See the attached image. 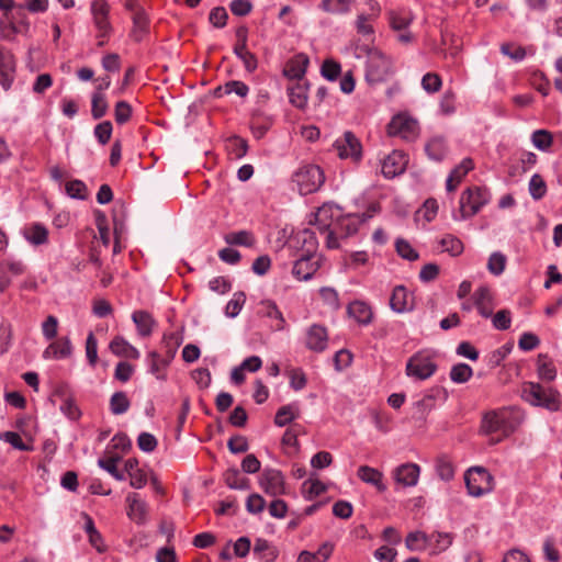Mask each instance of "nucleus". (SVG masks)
Masks as SVG:
<instances>
[{
    "instance_id": "13d9d810",
    "label": "nucleus",
    "mask_w": 562,
    "mask_h": 562,
    "mask_svg": "<svg viewBox=\"0 0 562 562\" xmlns=\"http://www.w3.org/2000/svg\"><path fill=\"white\" fill-rule=\"evenodd\" d=\"M66 193L71 199L85 200L87 198V186L81 180H72L66 184Z\"/></svg>"
},
{
    "instance_id": "5701e85b",
    "label": "nucleus",
    "mask_w": 562,
    "mask_h": 562,
    "mask_svg": "<svg viewBox=\"0 0 562 562\" xmlns=\"http://www.w3.org/2000/svg\"><path fill=\"white\" fill-rule=\"evenodd\" d=\"M21 234L23 238L32 246L38 247L48 243L49 232L42 223H31L25 225Z\"/></svg>"
},
{
    "instance_id": "6ab92c4d",
    "label": "nucleus",
    "mask_w": 562,
    "mask_h": 562,
    "mask_svg": "<svg viewBox=\"0 0 562 562\" xmlns=\"http://www.w3.org/2000/svg\"><path fill=\"white\" fill-rule=\"evenodd\" d=\"M74 351L69 337H61L50 342L43 351V358L46 360H60L71 357Z\"/></svg>"
},
{
    "instance_id": "a211bd4d",
    "label": "nucleus",
    "mask_w": 562,
    "mask_h": 562,
    "mask_svg": "<svg viewBox=\"0 0 562 562\" xmlns=\"http://www.w3.org/2000/svg\"><path fill=\"white\" fill-rule=\"evenodd\" d=\"M390 306L398 314L409 312L414 308V295L405 286L397 285L393 289Z\"/></svg>"
},
{
    "instance_id": "4be33fe9",
    "label": "nucleus",
    "mask_w": 562,
    "mask_h": 562,
    "mask_svg": "<svg viewBox=\"0 0 562 562\" xmlns=\"http://www.w3.org/2000/svg\"><path fill=\"white\" fill-rule=\"evenodd\" d=\"M318 268V262L313 261L312 256L300 255L293 265L292 274L299 281H307L314 276Z\"/></svg>"
},
{
    "instance_id": "e2e57ef3",
    "label": "nucleus",
    "mask_w": 562,
    "mask_h": 562,
    "mask_svg": "<svg viewBox=\"0 0 562 562\" xmlns=\"http://www.w3.org/2000/svg\"><path fill=\"white\" fill-rule=\"evenodd\" d=\"M86 357L89 364L94 368L98 361V341L92 333L86 339Z\"/></svg>"
},
{
    "instance_id": "f8f14e48",
    "label": "nucleus",
    "mask_w": 562,
    "mask_h": 562,
    "mask_svg": "<svg viewBox=\"0 0 562 562\" xmlns=\"http://www.w3.org/2000/svg\"><path fill=\"white\" fill-rule=\"evenodd\" d=\"M259 485L270 496H280L285 493L284 476L277 469H265L260 475Z\"/></svg>"
},
{
    "instance_id": "dca6fc26",
    "label": "nucleus",
    "mask_w": 562,
    "mask_h": 562,
    "mask_svg": "<svg viewBox=\"0 0 562 562\" xmlns=\"http://www.w3.org/2000/svg\"><path fill=\"white\" fill-rule=\"evenodd\" d=\"M177 349L170 351V358H164L157 351H148L145 362L148 372L157 380L165 381L167 379L166 370L176 356Z\"/></svg>"
},
{
    "instance_id": "4d7b16f0",
    "label": "nucleus",
    "mask_w": 562,
    "mask_h": 562,
    "mask_svg": "<svg viewBox=\"0 0 562 562\" xmlns=\"http://www.w3.org/2000/svg\"><path fill=\"white\" fill-rule=\"evenodd\" d=\"M234 54L241 60L248 72H254L257 69V57L248 49V47L243 48V50L234 49Z\"/></svg>"
},
{
    "instance_id": "7ed1b4c3",
    "label": "nucleus",
    "mask_w": 562,
    "mask_h": 562,
    "mask_svg": "<svg viewBox=\"0 0 562 562\" xmlns=\"http://www.w3.org/2000/svg\"><path fill=\"white\" fill-rule=\"evenodd\" d=\"M490 199L491 194L485 188H468L460 196L459 210L452 213L453 220L460 222L471 218L490 202Z\"/></svg>"
},
{
    "instance_id": "774afa93",
    "label": "nucleus",
    "mask_w": 562,
    "mask_h": 562,
    "mask_svg": "<svg viewBox=\"0 0 562 562\" xmlns=\"http://www.w3.org/2000/svg\"><path fill=\"white\" fill-rule=\"evenodd\" d=\"M94 136L95 138L98 139V142L102 145H105L110 138H111V135H112V124L110 121H103L101 123H99L95 127H94Z\"/></svg>"
},
{
    "instance_id": "393cba45",
    "label": "nucleus",
    "mask_w": 562,
    "mask_h": 562,
    "mask_svg": "<svg viewBox=\"0 0 562 562\" xmlns=\"http://www.w3.org/2000/svg\"><path fill=\"white\" fill-rule=\"evenodd\" d=\"M473 304L482 317L490 318L493 314V296L485 285L480 286L473 293Z\"/></svg>"
},
{
    "instance_id": "72a5a7b5",
    "label": "nucleus",
    "mask_w": 562,
    "mask_h": 562,
    "mask_svg": "<svg viewBox=\"0 0 562 562\" xmlns=\"http://www.w3.org/2000/svg\"><path fill=\"white\" fill-rule=\"evenodd\" d=\"M224 481L232 490H248L249 480L244 477L236 468L228 469L224 473Z\"/></svg>"
},
{
    "instance_id": "79ce46f5",
    "label": "nucleus",
    "mask_w": 562,
    "mask_h": 562,
    "mask_svg": "<svg viewBox=\"0 0 562 562\" xmlns=\"http://www.w3.org/2000/svg\"><path fill=\"white\" fill-rule=\"evenodd\" d=\"M430 539L429 536L422 531H415L411 532L406 537V548L411 551H418L426 548V546L429 543Z\"/></svg>"
},
{
    "instance_id": "473e14b6",
    "label": "nucleus",
    "mask_w": 562,
    "mask_h": 562,
    "mask_svg": "<svg viewBox=\"0 0 562 562\" xmlns=\"http://www.w3.org/2000/svg\"><path fill=\"white\" fill-rule=\"evenodd\" d=\"M224 240L228 245L252 247L255 245V237L249 231L229 232L224 236Z\"/></svg>"
},
{
    "instance_id": "09e8293b",
    "label": "nucleus",
    "mask_w": 562,
    "mask_h": 562,
    "mask_svg": "<svg viewBox=\"0 0 562 562\" xmlns=\"http://www.w3.org/2000/svg\"><path fill=\"white\" fill-rule=\"evenodd\" d=\"M254 553L259 555L265 562H271L274 560L276 554L270 543L266 539L258 538L254 546Z\"/></svg>"
},
{
    "instance_id": "e433bc0d",
    "label": "nucleus",
    "mask_w": 562,
    "mask_h": 562,
    "mask_svg": "<svg viewBox=\"0 0 562 562\" xmlns=\"http://www.w3.org/2000/svg\"><path fill=\"white\" fill-rule=\"evenodd\" d=\"M326 491V486L318 479L310 477L302 484V494L307 501H312Z\"/></svg>"
},
{
    "instance_id": "9b49d317",
    "label": "nucleus",
    "mask_w": 562,
    "mask_h": 562,
    "mask_svg": "<svg viewBox=\"0 0 562 562\" xmlns=\"http://www.w3.org/2000/svg\"><path fill=\"white\" fill-rule=\"evenodd\" d=\"M341 216V210L339 206L333 203H325L314 214V222L310 221L321 232H326L327 229L337 227L338 220Z\"/></svg>"
},
{
    "instance_id": "4c0bfd02",
    "label": "nucleus",
    "mask_w": 562,
    "mask_h": 562,
    "mask_svg": "<svg viewBox=\"0 0 562 562\" xmlns=\"http://www.w3.org/2000/svg\"><path fill=\"white\" fill-rule=\"evenodd\" d=\"M246 302V295L244 292L238 291L235 292L232 299L227 302L225 306V315L229 318H235L239 315L243 310V306Z\"/></svg>"
},
{
    "instance_id": "cd10ccee",
    "label": "nucleus",
    "mask_w": 562,
    "mask_h": 562,
    "mask_svg": "<svg viewBox=\"0 0 562 562\" xmlns=\"http://www.w3.org/2000/svg\"><path fill=\"white\" fill-rule=\"evenodd\" d=\"M110 350L117 357L127 358V359H139L140 352L137 348H135L132 344H130L124 337L116 336L114 337L110 345Z\"/></svg>"
},
{
    "instance_id": "4468645a",
    "label": "nucleus",
    "mask_w": 562,
    "mask_h": 562,
    "mask_svg": "<svg viewBox=\"0 0 562 562\" xmlns=\"http://www.w3.org/2000/svg\"><path fill=\"white\" fill-rule=\"evenodd\" d=\"M407 157L401 150H393L381 161V172L387 179L402 175L407 166Z\"/></svg>"
},
{
    "instance_id": "bf43d9fd",
    "label": "nucleus",
    "mask_w": 562,
    "mask_h": 562,
    "mask_svg": "<svg viewBox=\"0 0 562 562\" xmlns=\"http://www.w3.org/2000/svg\"><path fill=\"white\" fill-rule=\"evenodd\" d=\"M116 462L117 459L115 458H109L106 460L99 459L98 465L108 473H110L116 481H124L126 479V475L124 472L117 470Z\"/></svg>"
},
{
    "instance_id": "3c124183",
    "label": "nucleus",
    "mask_w": 562,
    "mask_h": 562,
    "mask_svg": "<svg viewBox=\"0 0 562 562\" xmlns=\"http://www.w3.org/2000/svg\"><path fill=\"white\" fill-rule=\"evenodd\" d=\"M473 374L472 368L467 363H459L451 368L450 379L456 383H465Z\"/></svg>"
},
{
    "instance_id": "f257e3e1",
    "label": "nucleus",
    "mask_w": 562,
    "mask_h": 562,
    "mask_svg": "<svg viewBox=\"0 0 562 562\" xmlns=\"http://www.w3.org/2000/svg\"><path fill=\"white\" fill-rule=\"evenodd\" d=\"M522 422V414L515 407H503L483 416L481 429L486 435L501 434L508 437Z\"/></svg>"
},
{
    "instance_id": "20e7f679",
    "label": "nucleus",
    "mask_w": 562,
    "mask_h": 562,
    "mask_svg": "<svg viewBox=\"0 0 562 562\" xmlns=\"http://www.w3.org/2000/svg\"><path fill=\"white\" fill-rule=\"evenodd\" d=\"M437 368L436 352L431 349H422L409 357L405 373L414 381H424L431 378Z\"/></svg>"
},
{
    "instance_id": "423d86ee",
    "label": "nucleus",
    "mask_w": 562,
    "mask_h": 562,
    "mask_svg": "<svg viewBox=\"0 0 562 562\" xmlns=\"http://www.w3.org/2000/svg\"><path fill=\"white\" fill-rule=\"evenodd\" d=\"M292 179L296 183L299 192L306 195L319 190L325 182V175L319 166L305 164L297 168Z\"/></svg>"
},
{
    "instance_id": "f3484780",
    "label": "nucleus",
    "mask_w": 562,
    "mask_h": 562,
    "mask_svg": "<svg viewBox=\"0 0 562 562\" xmlns=\"http://www.w3.org/2000/svg\"><path fill=\"white\" fill-rule=\"evenodd\" d=\"M328 345V334L324 326L314 324L306 329L305 346L314 352H323Z\"/></svg>"
},
{
    "instance_id": "aec40b11",
    "label": "nucleus",
    "mask_w": 562,
    "mask_h": 562,
    "mask_svg": "<svg viewBox=\"0 0 562 562\" xmlns=\"http://www.w3.org/2000/svg\"><path fill=\"white\" fill-rule=\"evenodd\" d=\"M420 468L415 463H404L393 471V479L402 486H415L418 482Z\"/></svg>"
},
{
    "instance_id": "a878e982",
    "label": "nucleus",
    "mask_w": 562,
    "mask_h": 562,
    "mask_svg": "<svg viewBox=\"0 0 562 562\" xmlns=\"http://www.w3.org/2000/svg\"><path fill=\"white\" fill-rule=\"evenodd\" d=\"M425 153L430 160H443L449 153L447 139L441 135L431 136L425 144Z\"/></svg>"
},
{
    "instance_id": "de8ad7c7",
    "label": "nucleus",
    "mask_w": 562,
    "mask_h": 562,
    "mask_svg": "<svg viewBox=\"0 0 562 562\" xmlns=\"http://www.w3.org/2000/svg\"><path fill=\"white\" fill-rule=\"evenodd\" d=\"M351 0H323L321 8L328 13H346L350 9Z\"/></svg>"
},
{
    "instance_id": "052dcab7",
    "label": "nucleus",
    "mask_w": 562,
    "mask_h": 562,
    "mask_svg": "<svg viewBox=\"0 0 562 562\" xmlns=\"http://www.w3.org/2000/svg\"><path fill=\"white\" fill-rule=\"evenodd\" d=\"M493 327L497 330H507L512 324V314L508 310H501L492 317Z\"/></svg>"
},
{
    "instance_id": "37998d69",
    "label": "nucleus",
    "mask_w": 562,
    "mask_h": 562,
    "mask_svg": "<svg viewBox=\"0 0 562 562\" xmlns=\"http://www.w3.org/2000/svg\"><path fill=\"white\" fill-rule=\"evenodd\" d=\"M226 149L232 157L239 159L246 155L248 146L245 139L234 136L227 139Z\"/></svg>"
},
{
    "instance_id": "58836bf2",
    "label": "nucleus",
    "mask_w": 562,
    "mask_h": 562,
    "mask_svg": "<svg viewBox=\"0 0 562 562\" xmlns=\"http://www.w3.org/2000/svg\"><path fill=\"white\" fill-rule=\"evenodd\" d=\"M538 375L541 380L553 381L557 378V368L546 356L538 358Z\"/></svg>"
},
{
    "instance_id": "6e6552de",
    "label": "nucleus",
    "mask_w": 562,
    "mask_h": 562,
    "mask_svg": "<svg viewBox=\"0 0 562 562\" xmlns=\"http://www.w3.org/2000/svg\"><path fill=\"white\" fill-rule=\"evenodd\" d=\"M464 481L469 494L474 497L483 496L494 487L493 476L482 467L469 469L464 474Z\"/></svg>"
},
{
    "instance_id": "bb28decb",
    "label": "nucleus",
    "mask_w": 562,
    "mask_h": 562,
    "mask_svg": "<svg viewBox=\"0 0 562 562\" xmlns=\"http://www.w3.org/2000/svg\"><path fill=\"white\" fill-rule=\"evenodd\" d=\"M358 477L366 484L374 486L379 492H385L384 475L381 471L369 465H361L357 471Z\"/></svg>"
},
{
    "instance_id": "5fc2aeb1",
    "label": "nucleus",
    "mask_w": 562,
    "mask_h": 562,
    "mask_svg": "<svg viewBox=\"0 0 562 562\" xmlns=\"http://www.w3.org/2000/svg\"><path fill=\"white\" fill-rule=\"evenodd\" d=\"M429 543L435 546V553L447 550L452 543V537L446 532H434L429 536Z\"/></svg>"
},
{
    "instance_id": "ddd939ff",
    "label": "nucleus",
    "mask_w": 562,
    "mask_h": 562,
    "mask_svg": "<svg viewBox=\"0 0 562 562\" xmlns=\"http://www.w3.org/2000/svg\"><path fill=\"white\" fill-rule=\"evenodd\" d=\"M16 60L12 52L0 45V86L9 90L15 78Z\"/></svg>"
},
{
    "instance_id": "864d4df0",
    "label": "nucleus",
    "mask_w": 562,
    "mask_h": 562,
    "mask_svg": "<svg viewBox=\"0 0 562 562\" xmlns=\"http://www.w3.org/2000/svg\"><path fill=\"white\" fill-rule=\"evenodd\" d=\"M91 114L93 119H100L105 115L108 111V103L105 101L104 94L101 92H94L91 99Z\"/></svg>"
},
{
    "instance_id": "a19ab883",
    "label": "nucleus",
    "mask_w": 562,
    "mask_h": 562,
    "mask_svg": "<svg viewBox=\"0 0 562 562\" xmlns=\"http://www.w3.org/2000/svg\"><path fill=\"white\" fill-rule=\"evenodd\" d=\"M440 246L443 251L453 257L461 255L464 248L463 243L453 235L443 236L440 240Z\"/></svg>"
},
{
    "instance_id": "ea45409f",
    "label": "nucleus",
    "mask_w": 562,
    "mask_h": 562,
    "mask_svg": "<svg viewBox=\"0 0 562 562\" xmlns=\"http://www.w3.org/2000/svg\"><path fill=\"white\" fill-rule=\"evenodd\" d=\"M297 406L284 405L280 407L276 414L274 423L279 427H283L291 423L297 416Z\"/></svg>"
},
{
    "instance_id": "1a4fd4ad",
    "label": "nucleus",
    "mask_w": 562,
    "mask_h": 562,
    "mask_svg": "<svg viewBox=\"0 0 562 562\" xmlns=\"http://www.w3.org/2000/svg\"><path fill=\"white\" fill-rule=\"evenodd\" d=\"M333 147L340 159H349L356 164L362 159L361 142L350 131H346L341 136L336 138Z\"/></svg>"
},
{
    "instance_id": "7c9ffc66",
    "label": "nucleus",
    "mask_w": 562,
    "mask_h": 562,
    "mask_svg": "<svg viewBox=\"0 0 562 562\" xmlns=\"http://www.w3.org/2000/svg\"><path fill=\"white\" fill-rule=\"evenodd\" d=\"M348 314L361 325H368L372 321L371 307L362 301H353L348 305Z\"/></svg>"
},
{
    "instance_id": "8fccbe9b",
    "label": "nucleus",
    "mask_w": 562,
    "mask_h": 562,
    "mask_svg": "<svg viewBox=\"0 0 562 562\" xmlns=\"http://www.w3.org/2000/svg\"><path fill=\"white\" fill-rule=\"evenodd\" d=\"M319 295L325 305L331 311H337L340 307L339 296L337 291L330 286H323L319 289Z\"/></svg>"
},
{
    "instance_id": "0e129e2a",
    "label": "nucleus",
    "mask_w": 562,
    "mask_h": 562,
    "mask_svg": "<svg viewBox=\"0 0 562 562\" xmlns=\"http://www.w3.org/2000/svg\"><path fill=\"white\" fill-rule=\"evenodd\" d=\"M441 79L437 74L428 72L422 79V87L428 93H435L441 88Z\"/></svg>"
},
{
    "instance_id": "c03bdc74",
    "label": "nucleus",
    "mask_w": 562,
    "mask_h": 562,
    "mask_svg": "<svg viewBox=\"0 0 562 562\" xmlns=\"http://www.w3.org/2000/svg\"><path fill=\"white\" fill-rule=\"evenodd\" d=\"M507 258L501 251L491 254L487 260V270L494 276H501L506 267Z\"/></svg>"
},
{
    "instance_id": "a18cd8bd",
    "label": "nucleus",
    "mask_w": 562,
    "mask_h": 562,
    "mask_svg": "<svg viewBox=\"0 0 562 562\" xmlns=\"http://www.w3.org/2000/svg\"><path fill=\"white\" fill-rule=\"evenodd\" d=\"M528 188L533 200H540L547 193V184L539 173L531 176Z\"/></svg>"
},
{
    "instance_id": "69168bd1",
    "label": "nucleus",
    "mask_w": 562,
    "mask_h": 562,
    "mask_svg": "<svg viewBox=\"0 0 562 562\" xmlns=\"http://www.w3.org/2000/svg\"><path fill=\"white\" fill-rule=\"evenodd\" d=\"M474 168V164L471 158H464L458 166H456L450 175L456 179L457 183H460L462 179Z\"/></svg>"
},
{
    "instance_id": "c756f323",
    "label": "nucleus",
    "mask_w": 562,
    "mask_h": 562,
    "mask_svg": "<svg viewBox=\"0 0 562 562\" xmlns=\"http://www.w3.org/2000/svg\"><path fill=\"white\" fill-rule=\"evenodd\" d=\"M132 321L137 328L138 335L142 337L150 336L156 325L151 315L145 311H135L132 314Z\"/></svg>"
},
{
    "instance_id": "680f3d73",
    "label": "nucleus",
    "mask_w": 562,
    "mask_h": 562,
    "mask_svg": "<svg viewBox=\"0 0 562 562\" xmlns=\"http://www.w3.org/2000/svg\"><path fill=\"white\" fill-rule=\"evenodd\" d=\"M397 254L406 260L414 261L418 258V252L405 239H397L395 241Z\"/></svg>"
},
{
    "instance_id": "338daca9",
    "label": "nucleus",
    "mask_w": 562,
    "mask_h": 562,
    "mask_svg": "<svg viewBox=\"0 0 562 562\" xmlns=\"http://www.w3.org/2000/svg\"><path fill=\"white\" fill-rule=\"evenodd\" d=\"M58 319L54 315H49L42 324V334L46 340H52L57 336Z\"/></svg>"
},
{
    "instance_id": "b1692460",
    "label": "nucleus",
    "mask_w": 562,
    "mask_h": 562,
    "mask_svg": "<svg viewBox=\"0 0 562 562\" xmlns=\"http://www.w3.org/2000/svg\"><path fill=\"white\" fill-rule=\"evenodd\" d=\"M127 516L138 525H143L147 518V503L137 493L126 496Z\"/></svg>"
},
{
    "instance_id": "f03ea898",
    "label": "nucleus",
    "mask_w": 562,
    "mask_h": 562,
    "mask_svg": "<svg viewBox=\"0 0 562 562\" xmlns=\"http://www.w3.org/2000/svg\"><path fill=\"white\" fill-rule=\"evenodd\" d=\"M521 397L530 405L550 412H558L562 404L561 394L558 390L535 382H527L522 385Z\"/></svg>"
},
{
    "instance_id": "f704fd0d",
    "label": "nucleus",
    "mask_w": 562,
    "mask_h": 562,
    "mask_svg": "<svg viewBox=\"0 0 562 562\" xmlns=\"http://www.w3.org/2000/svg\"><path fill=\"white\" fill-rule=\"evenodd\" d=\"M531 144L541 151H549L553 144V136L548 130H536L530 137Z\"/></svg>"
},
{
    "instance_id": "9d476101",
    "label": "nucleus",
    "mask_w": 562,
    "mask_h": 562,
    "mask_svg": "<svg viewBox=\"0 0 562 562\" xmlns=\"http://www.w3.org/2000/svg\"><path fill=\"white\" fill-rule=\"evenodd\" d=\"M418 122L406 113L394 115L387 124L390 136L401 137L405 140H414L418 135Z\"/></svg>"
},
{
    "instance_id": "c85d7f7f",
    "label": "nucleus",
    "mask_w": 562,
    "mask_h": 562,
    "mask_svg": "<svg viewBox=\"0 0 562 562\" xmlns=\"http://www.w3.org/2000/svg\"><path fill=\"white\" fill-rule=\"evenodd\" d=\"M310 59L305 54L295 55L284 68V76L290 79H301L307 70Z\"/></svg>"
},
{
    "instance_id": "6e6d98bb",
    "label": "nucleus",
    "mask_w": 562,
    "mask_h": 562,
    "mask_svg": "<svg viewBox=\"0 0 562 562\" xmlns=\"http://www.w3.org/2000/svg\"><path fill=\"white\" fill-rule=\"evenodd\" d=\"M499 49L503 55L509 57L516 63L522 61L526 57L525 48L515 44L504 43L501 45Z\"/></svg>"
},
{
    "instance_id": "49530a36",
    "label": "nucleus",
    "mask_w": 562,
    "mask_h": 562,
    "mask_svg": "<svg viewBox=\"0 0 562 562\" xmlns=\"http://www.w3.org/2000/svg\"><path fill=\"white\" fill-rule=\"evenodd\" d=\"M321 75L328 81H335L341 75V66L334 59H326L322 64Z\"/></svg>"
},
{
    "instance_id": "603ef678",
    "label": "nucleus",
    "mask_w": 562,
    "mask_h": 562,
    "mask_svg": "<svg viewBox=\"0 0 562 562\" xmlns=\"http://www.w3.org/2000/svg\"><path fill=\"white\" fill-rule=\"evenodd\" d=\"M290 102L299 109H304L307 104V92L306 89L297 85L289 90Z\"/></svg>"
},
{
    "instance_id": "39448f33",
    "label": "nucleus",
    "mask_w": 562,
    "mask_h": 562,
    "mask_svg": "<svg viewBox=\"0 0 562 562\" xmlns=\"http://www.w3.org/2000/svg\"><path fill=\"white\" fill-rule=\"evenodd\" d=\"M30 30L31 23L22 4L15 12L0 19V36L5 41L13 42L18 35L29 36Z\"/></svg>"
},
{
    "instance_id": "0eeeda50",
    "label": "nucleus",
    "mask_w": 562,
    "mask_h": 562,
    "mask_svg": "<svg viewBox=\"0 0 562 562\" xmlns=\"http://www.w3.org/2000/svg\"><path fill=\"white\" fill-rule=\"evenodd\" d=\"M392 74V63L382 52L372 49L368 53L366 78L369 82H381Z\"/></svg>"
},
{
    "instance_id": "c9c22d12",
    "label": "nucleus",
    "mask_w": 562,
    "mask_h": 562,
    "mask_svg": "<svg viewBox=\"0 0 562 562\" xmlns=\"http://www.w3.org/2000/svg\"><path fill=\"white\" fill-rule=\"evenodd\" d=\"M131 406V402L126 393L119 391L112 394L110 398V411L113 415L125 414Z\"/></svg>"
},
{
    "instance_id": "412c9836",
    "label": "nucleus",
    "mask_w": 562,
    "mask_h": 562,
    "mask_svg": "<svg viewBox=\"0 0 562 562\" xmlns=\"http://www.w3.org/2000/svg\"><path fill=\"white\" fill-rule=\"evenodd\" d=\"M291 241L294 244L295 248L302 251L301 255L312 257H314L318 246L315 232L308 228L297 232Z\"/></svg>"
},
{
    "instance_id": "2f4dec72",
    "label": "nucleus",
    "mask_w": 562,
    "mask_h": 562,
    "mask_svg": "<svg viewBox=\"0 0 562 562\" xmlns=\"http://www.w3.org/2000/svg\"><path fill=\"white\" fill-rule=\"evenodd\" d=\"M334 550L330 542H324L317 551H302L299 554L297 562H325L329 559Z\"/></svg>"
},
{
    "instance_id": "2eb2a0df",
    "label": "nucleus",
    "mask_w": 562,
    "mask_h": 562,
    "mask_svg": "<svg viewBox=\"0 0 562 562\" xmlns=\"http://www.w3.org/2000/svg\"><path fill=\"white\" fill-rule=\"evenodd\" d=\"M93 24L98 31V37H108L111 31L109 22V4L104 0H94L91 3Z\"/></svg>"
}]
</instances>
